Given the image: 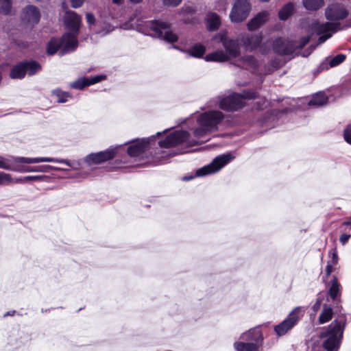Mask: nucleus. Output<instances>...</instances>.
Instances as JSON below:
<instances>
[{
  "mask_svg": "<svg viewBox=\"0 0 351 351\" xmlns=\"http://www.w3.org/2000/svg\"><path fill=\"white\" fill-rule=\"evenodd\" d=\"M71 6L74 8H80L83 3L84 0H70Z\"/></svg>",
  "mask_w": 351,
  "mask_h": 351,
  "instance_id": "nucleus-45",
  "label": "nucleus"
},
{
  "mask_svg": "<svg viewBox=\"0 0 351 351\" xmlns=\"http://www.w3.org/2000/svg\"><path fill=\"white\" fill-rule=\"evenodd\" d=\"M0 168L4 169H9V165L4 161L2 157H0Z\"/></svg>",
  "mask_w": 351,
  "mask_h": 351,
  "instance_id": "nucleus-48",
  "label": "nucleus"
},
{
  "mask_svg": "<svg viewBox=\"0 0 351 351\" xmlns=\"http://www.w3.org/2000/svg\"><path fill=\"white\" fill-rule=\"evenodd\" d=\"M240 62L241 64H237V66L245 68V69H255L258 65L257 61L253 56H245L242 58Z\"/></svg>",
  "mask_w": 351,
  "mask_h": 351,
  "instance_id": "nucleus-25",
  "label": "nucleus"
},
{
  "mask_svg": "<svg viewBox=\"0 0 351 351\" xmlns=\"http://www.w3.org/2000/svg\"><path fill=\"white\" fill-rule=\"evenodd\" d=\"M188 12L190 13H192L194 12V10H193V9H191V8H189V10Z\"/></svg>",
  "mask_w": 351,
  "mask_h": 351,
  "instance_id": "nucleus-56",
  "label": "nucleus"
},
{
  "mask_svg": "<svg viewBox=\"0 0 351 351\" xmlns=\"http://www.w3.org/2000/svg\"><path fill=\"white\" fill-rule=\"evenodd\" d=\"M343 224L346 226H349L351 224V221H346L343 223Z\"/></svg>",
  "mask_w": 351,
  "mask_h": 351,
  "instance_id": "nucleus-52",
  "label": "nucleus"
},
{
  "mask_svg": "<svg viewBox=\"0 0 351 351\" xmlns=\"http://www.w3.org/2000/svg\"><path fill=\"white\" fill-rule=\"evenodd\" d=\"M143 0H130V1L132 3H134V4H136V3H139L142 1Z\"/></svg>",
  "mask_w": 351,
  "mask_h": 351,
  "instance_id": "nucleus-51",
  "label": "nucleus"
},
{
  "mask_svg": "<svg viewBox=\"0 0 351 351\" xmlns=\"http://www.w3.org/2000/svg\"><path fill=\"white\" fill-rule=\"evenodd\" d=\"M112 3L121 5L124 3V0H112Z\"/></svg>",
  "mask_w": 351,
  "mask_h": 351,
  "instance_id": "nucleus-50",
  "label": "nucleus"
},
{
  "mask_svg": "<svg viewBox=\"0 0 351 351\" xmlns=\"http://www.w3.org/2000/svg\"><path fill=\"white\" fill-rule=\"evenodd\" d=\"M64 23L69 32L78 34L82 23V17L74 11H66L64 19Z\"/></svg>",
  "mask_w": 351,
  "mask_h": 351,
  "instance_id": "nucleus-13",
  "label": "nucleus"
},
{
  "mask_svg": "<svg viewBox=\"0 0 351 351\" xmlns=\"http://www.w3.org/2000/svg\"><path fill=\"white\" fill-rule=\"evenodd\" d=\"M233 158L231 154H223L216 157L212 162L206 165L196 171L197 176H204L214 173L220 170Z\"/></svg>",
  "mask_w": 351,
  "mask_h": 351,
  "instance_id": "nucleus-11",
  "label": "nucleus"
},
{
  "mask_svg": "<svg viewBox=\"0 0 351 351\" xmlns=\"http://www.w3.org/2000/svg\"><path fill=\"white\" fill-rule=\"evenodd\" d=\"M12 8V0H0V12L9 14Z\"/></svg>",
  "mask_w": 351,
  "mask_h": 351,
  "instance_id": "nucleus-35",
  "label": "nucleus"
},
{
  "mask_svg": "<svg viewBox=\"0 0 351 351\" xmlns=\"http://www.w3.org/2000/svg\"><path fill=\"white\" fill-rule=\"evenodd\" d=\"M204 59L207 62H225L227 61L229 58L228 55L223 51H216L215 52L206 55Z\"/></svg>",
  "mask_w": 351,
  "mask_h": 351,
  "instance_id": "nucleus-23",
  "label": "nucleus"
},
{
  "mask_svg": "<svg viewBox=\"0 0 351 351\" xmlns=\"http://www.w3.org/2000/svg\"><path fill=\"white\" fill-rule=\"evenodd\" d=\"M343 138L348 143L351 145V125H348L344 130Z\"/></svg>",
  "mask_w": 351,
  "mask_h": 351,
  "instance_id": "nucleus-39",
  "label": "nucleus"
},
{
  "mask_svg": "<svg viewBox=\"0 0 351 351\" xmlns=\"http://www.w3.org/2000/svg\"><path fill=\"white\" fill-rule=\"evenodd\" d=\"M303 316L302 308L295 307L284 321L275 326L274 331L278 337L285 335L291 330Z\"/></svg>",
  "mask_w": 351,
  "mask_h": 351,
  "instance_id": "nucleus-9",
  "label": "nucleus"
},
{
  "mask_svg": "<svg viewBox=\"0 0 351 351\" xmlns=\"http://www.w3.org/2000/svg\"><path fill=\"white\" fill-rule=\"evenodd\" d=\"M205 52V47L200 43H197L194 45L187 51V53L189 54L190 56H193L197 58L203 57Z\"/></svg>",
  "mask_w": 351,
  "mask_h": 351,
  "instance_id": "nucleus-27",
  "label": "nucleus"
},
{
  "mask_svg": "<svg viewBox=\"0 0 351 351\" xmlns=\"http://www.w3.org/2000/svg\"><path fill=\"white\" fill-rule=\"evenodd\" d=\"M62 46L60 38H52L47 45V52L49 55H53L59 49L62 47Z\"/></svg>",
  "mask_w": 351,
  "mask_h": 351,
  "instance_id": "nucleus-28",
  "label": "nucleus"
},
{
  "mask_svg": "<svg viewBox=\"0 0 351 351\" xmlns=\"http://www.w3.org/2000/svg\"><path fill=\"white\" fill-rule=\"evenodd\" d=\"M304 6L308 10H317L324 4V0H302Z\"/></svg>",
  "mask_w": 351,
  "mask_h": 351,
  "instance_id": "nucleus-30",
  "label": "nucleus"
},
{
  "mask_svg": "<svg viewBox=\"0 0 351 351\" xmlns=\"http://www.w3.org/2000/svg\"><path fill=\"white\" fill-rule=\"evenodd\" d=\"M327 102L328 97L324 93H317L312 97L308 104L310 106H322L326 104Z\"/></svg>",
  "mask_w": 351,
  "mask_h": 351,
  "instance_id": "nucleus-29",
  "label": "nucleus"
},
{
  "mask_svg": "<svg viewBox=\"0 0 351 351\" xmlns=\"http://www.w3.org/2000/svg\"><path fill=\"white\" fill-rule=\"evenodd\" d=\"M224 119L223 114L219 110H211L201 114L197 119L199 124L206 126L210 132L218 130V125Z\"/></svg>",
  "mask_w": 351,
  "mask_h": 351,
  "instance_id": "nucleus-10",
  "label": "nucleus"
},
{
  "mask_svg": "<svg viewBox=\"0 0 351 351\" xmlns=\"http://www.w3.org/2000/svg\"><path fill=\"white\" fill-rule=\"evenodd\" d=\"M182 0H163V4L166 6H177Z\"/></svg>",
  "mask_w": 351,
  "mask_h": 351,
  "instance_id": "nucleus-42",
  "label": "nucleus"
},
{
  "mask_svg": "<svg viewBox=\"0 0 351 351\" xmlns=\"http://www.w3.org/2000/svg\"><path fill=\"white\" fill-rule=\"evenodd\" d=\"M14 312H15V311H13L12 314H13V313H14ZM12 315V314H11V313L8 312L6 314H5V315H4V316L5 317V316H8V315Z\"/></svg>",
  "mask_w": 351,
  "mask_h": 351,
  "instance_id": "nucleus-54",
  "label": "nucleus"
},
{
  "mask_svg": "<svg viewBox=\"0 0 351 351\" xmlns=\"http://www.w3.org/2000/svg\"><path fill=\"white\" fill-rule=\"evenodd\" d=\"M40 16L39 9L35 5H29L23 9V21L32 26H34L38 23Z\"/></svg>",
  "mask_w": 351,
  "mask_h": 351,
  "instance_id": "nucleus-16",
  "label": "nucleus"
},
{
  "mask_svg": "<svg viewBox=\"0 0 351 351\" xmlns=\"http://www.w3.org/2000/svg\"><path fill=\"white\" fill-rule=\"evenodd\" d=\"M115 155L116 150L114 149L97 153H92L86 157L85 161L88 165L99 164L112 159Z\"/></svg>",
  "mask_w": 351,
  "mask_h": 351,
  "instance_id": "nucleus-14",
  "label": "nucleus"
},
{
  "mask_svg": "<svg viewBox=\"0 0 351 351\" xmlns=\"http://www.w3.org/2000/svg\"><path fill=\"white\" fill-rule=\"evenodd\" d=\"M348 12L341 5L332 4L327 7L325 16L329 21H339L346 19Z\"/></svg>",
  "mask_w": 351,
  "mask_h": 351,
  "instance_id": "nucleus-15",
  "label": "nucleus"
},
{
  "mask_svg": "<svg viewBox=\"0 0 351 351\" xmlns=\"http://www.w3.org/2000/svg\"><path fill=\"white\" fill-rule=\"evenodd\" d=\"M78 34L67 32L60 38L62 45V51L66 53L69 51H74L78 46Z\"/></svg>",
  "mask_w": 351,
  "mask_h": 351,
  "instance_id": "nucleus-18",
  "label": "nucleus"
},
{
  "mask_svg": "<svg viewBox=\"0 0 351 351\" xmlns=\"http://www.w3.org/2000/svg\"><path fill=\"white\" fill-rule=\"evenodd\" d=\"M43 176H28L15 179L16 183H25L27 182L40 181L43 179Z\"/></svg>",
  "mask_w": 351,
  "mask_h": 351,
  "instance_id": "nucleus-34",
  "label": "nucleus"
},
{
  "mask_svg": "<svg viewBox=\"0 0 351 351\" xmlns=\"http://www.w3.org/2000/svg\"><path fill=\"white\" fill-rule=\"evenodd\" d=\"M346 59V56L343 54H338L335 56L330 61V66L331 67L339 65L342 63Z\"/></svg>",
  "mask_w": 351,
  "mask_h": 351,
  "instance_id": "nucleus-37",
  "label": "nucleus"
},
{
  "mask_svg": "<svg viewBox=\"0 0 351 351\" xmlns=\"http://www.w3.org/2000/svg\"><path fill=\"white\" fill-rule=\"evenodd\" d=\"M88 86H89L88 77L79 78L76 81L71 83L70 85L71 88L78 90H81Z\"/></svg>",
  "mask_w": 351,
  "mask_h": 351,
  "instance_id": "nucleus-33",
  "label": "nucleus"
},
{
  "mask_svg": "<svg viewBox=\"0 0 351 351\" xmlns=\"http://www.w3.org/2000/svg\"><path fill=\"white\" fill-rule=\"evenodd\" d=\"M11 181L12 179L10 174L0 171V185L4 184L7 182Z\"/></svg>",
  "mask_w": 351,
  "mask_h": 351,
  "instance_id": "nucleus-40",
  "label": "nucleus"
},
{
  "mask_svg": "<svg viewBox=\"0 0 351 351\" xmlns=\"http://www.w3.org/2000/svg\"><path fill=\"white\" fill-rule=\"evenodd\" d=\"M259 1H261V2H268L270 0H258Z\"/></svg>",
  "mask_w": 351,
  "mask_h": 351,
  "instance_id": "nucleus-55",
  "label": "nucleus"
},
{
  "mask_svg": "<svg viewBox=\"0 0 351 351\" xmlns=\"http://www.w3.org/2000/svg\"><path fill=\"white\" fill-rule=\"evenodd\" d=\"M251 10L248 0H236L230 14L232 22L240 23L245 20Z\"/></svg>",
  "mask_w": 351,
  "mask_h": 351,
  "instance_id": "nucleus-12",
  "label": "nucleus"
},
{
  "mask_svg": "<svg viewBox=\"0 0 351 351\" xmlns=\"http://www.w3.org/2000/svg\"><path fill=\"white\" fill-rule=\"evenodd\" d=\"M310 39L309 36L302 37L299 40H290L279 37L273 41V50L280 56L290 55L296 49H302L309 43Z\"/></svg>",
  "mask_w": 351,
  "mask_h": 351,
  "instance_id": "nucleus-5",
  "label": "nucleus"
},
{
  "mask_svg": "<svg viewBox=\"0 0 351 351\" xmlns=\"http://www.w3.org/2000/svg\"><path fill=\"white\" fill-rule=\"evenodd\" d=\"M293 4L289 3L286 4L279 12L278 16L281 20L285 21L291 15L293 11Z\"/></svg>",
  "mask_w": 351,
  "mask_h": 351,
  "instance_id": "nucleus-31",
  "label": "nucleus"
},
{
  "mask_svg": "<svg viewBox=\"0 0 351 351\" xmlns=\"http://www.w3.org/2000/svg\"><path fill=\"white\" fill-rule=\"evenodd\" d=\"M333 265L331 263H327L326 268V276L330 275V274L333 271Z\"/></svg>",
  "mask_w": 351,
  "mask_h": 351,
  "instance_id": "nucleus-47",
  "label": "nucleus"
},
{
  "mask_svg": "<svg viewBox=\"0 0 351 351\" xmlns=\"http://www.w3.org/2000/svg\"><path fill=\"white\" fill-rule=\"evenodd\" d=\"M343 330V323L341 321L335 320L325 331L320 334V338L325 339L322 345L327 351H334L339 348Z\"/></svg>",
  "mask_w": 351,
  "mask_h": 351,
  "instance_id": "nucleus-4",
  "label": "nucleus"
},
{
  "mask_svg": "<svg viewBox=\"0 0 351 351\" xmlns=\"http://www.w3.org/2000/svg\"><path fill=\"white\" fill-rule=\"evenodd\" d=\"M47 168H51V166H38L34 168H29L27 169V171H45Z\"/></svg>",
  "mask_w": 351,
  "mask_h": 351,
  "instance_id": "nucleus-44",
  "label": "nucleus"
},
{
  "mask_svg": "<svg viewBox=\"0 0 351 351\" xmlns=\"http://www.w3.org/2000/svg\"><path fill=\"white\" fill-rule=\"evenodd\" d=\"M17 161L19 162H23V163H27V164L38 163V162H43L66 163L67 165L69 164V161H67L66 160L58 159V158H49V157H43V158L20 157L17 159Z\"/></svg>",
  "mask_w": 351,
  "mask_h": 351,
  "instance_id": "nucleus-21",
  "label": "nucleus"
},
{
  "mask_svg": "<svg viewBox=\"0 0 351 351\" xmlns=\"http://www.w3.org/2000/svg\"><path fill=\"white\" fill-rule=\"evenodd\" d=\"M53 95L57 97L59 103H64L68 101V97H70V95L66 92H63L59 89L54 90Z\"/></svg>",
  "mask_w": 351,
  "mask_h": 351,
  "instance_id": "nucleus-36",
  "label": "nucleus"
},
{
  "mask_svg": "<svg viewBox=\"0 0 351 351\" xmlns=\"http://www.w3.org/2000/svg\"><path fill=\"white\" fill-rule=\"evenodd\" d=\"M169 28V23L158 21H149L145 22V24L138 26V31L145 35H149L155 38H162L163 36L165 41L174 43L178 41V37L173 32L167 31L163 36L162 30Z\"/></svg>",
  "mask_w": 351,
  "mask_h": 351,
  "instance_id": "nucleus-2",
  "label": "nucleus"
},
{
  "mask_svg": "<svg viewBox=\"0 0 351 351\" xmlns=\"http://www.w3.org/2000/svg\"><path fill=\"white\" fill-rule=\"evenodd\" d=\"M105 78L103 75H97L93 77H88V85H92L101 82Z\"/></svg>",
  "mask_w": 351,
  "mask_h": 351,
  "instance_id": "nucleus-41",
  "label": "nucleus"
},
{
  "mask_svg": "<svg viewBox=\"0 0 351 351\" xmlns=\"http://www.w3.org/2000/svg\"><path fill=\"white\" fill-rule=\"evenodd\" d=\"M350 238V234H343L340 236L339 241L342 245H345Z\"/></svg>",
  "mask_w": 351,
  "mask_h": 351,
  "instance_id": "nucleus-46",
  "label": "nucleus"
},
{
  "mask_svg": "<svg viewBox=\"0 0 351 351\" xmlns=\"http://www.w3.org/2000/svg\"><path fill=\"white\" fill-rule=\"evenodd\" d=\"M309 27L311 30L316 32L317 34L322 35L318 38L317 45L324 43L332 36V34L341 29L339 23L330 22L319 23L317 21H313Z\"/></svg>",
  "mask_w": 351,
  "mask_h": 351,
  "instance_id": "nucleus-7",
  "label": "nucleus"
},
{
  "mask_svg": "<svg viewBox=\"0 0 351 351\" xmlns=\"http://www.w3.org/2000/svg\"><path fill=\"white\" fill-rule=\"evenodd\" d=\"M257 97L258 93L254 90H244L242 94L232 93L220 99L219 108L225 111H237L245 106V99Z\"/></svg>",
  "mask_w": 351,
  "mask_h": 351,
  "instance_id": "nucleus-3",
  "label": "nucleus"
},
{
  "mask_svg": "<svg viewBox=\"0 0 351 351\" xmlns=\"http://www.w3.org/2000/svg\"><path fill=\"white\" fill-rule=\"evenodd\" d=\"M349 26H351V24Z\"/></svg>",
  "mask_w": 351,
  "mask_h": 351,
  "instance_id": "nucleus-57",
  "label": "nucleus"
},
{
  "mask_svg": "<svg viewBox=\"0 0 351 351\" xmlns=\"http://www.w3.org/2000/svg\"><path fill=\"white\" fill-rule=\"evenodd\" d=\"M86 22L88 25H93L95 23V18L91 13H86Z\"/></svg>",
  "mask_w": 351,
  "mask_h": 351,
  "instance_id": "nucleus-43",
  "label": "nucleus"
},
{
  "mask_svg": "<svg viewBox=\"0 0 351 351\" xmlns=\"http://www.w3.org/2000/svg\"><path fill=\"white\" fill-rule=\"evenodd\" d=\"M241 339L244 341H238L234 343L236 351H260V346L263 341L260 331L250 330L243 333Z\"/></svg>",
  "mask_w": 351,
  "mask_h": 351,
  "instance_id": "nucleus-6",
  "label": "nucleus"
},
{
  "mask_svg": "<svg viewBox=\"0 0 351 351\" xmlns=\"http://www.w3.org/2000/svg\"><path fill=\"white\" fill-rule=\"evenodd\" d=\"M315 47H316V45H315V46H311V51L308 53V54H310V53H311V52H312V51L315 49Z\"/></svg>",
  "mask_w": 351,
  "mask_h": 351,
  "instance_id": "nucleus-53",
  "label": "nucleus"
},
{
  "mask_svg": "<svg viewBox=\"0 0 351 351\" xmlns=\"http://www.w3.org/2000/svg\"><path fill=\"white\" fill-rule=\"evenodd\" d=\"M341 285L339 283L337 278L333 276L331 285L328 289V295L332 300H337L338 296L341 295Z\"/></svg>",
  "mask_w": 351,
  "mask_h": 351,
  "instance_id": "nucleus-22",
  "label": "nucleus"
},
{
  "mask_svg": "<svg viewBox=\"0 0 351 351\" xmlns=\"http://www.w3.org/2000/svg\"><path fill=\"white\" fill-rule=\"evenodd\" d=\"M220 42L226 49L228 58H237L240 55V46L236 40L230 39L225 35L220 36Z\"/></svg>",
  "mask_w": 351,
  "mask_h": 351,
  "instance_id": "nucleus-17",
  "label": "nucleus"
},
{
  "mask_svg": "<svg viewBox=\"0 0 351 351\" xmlns=\"http://www.w3.org/2000/svg\"><path fill=\"white\" fill-rule=\"evenodd\" d=\"M269 12L267 11H262L258 13L247 23V28L250 31L258 29L264 25L269 19Z\"/></svg>",
  "mask_w": 351,
  "mask_h": 351,
  "instance_id": "nucleus-19",
  "label": "nucleus"
},
{
  "mask_svg": "<svg viewBox=\"0 0 351 351\" xmlns=\"http://www.w3.org/2000/svg\"><path fill=\"white\" fill-rule=\"evenodd\" d=\"M332 317V310L331 308H324L319 315V324H324Z\"/></svg>",
  "mask_w": 351,
  "mask_h": 351,
  "instance_id": "nucleus-32",
  "label": "nucleus"
},
{
  "mask_svg": "<svg viewBox=\"0 0 351 351\" xmlns=\"http://www.w3.org/2000/svg\"><path fill=\"white\" fill-rule=\"evenodd\" d=\"M322 304V300L320 299L317 300L316 302L313 306V309L314 311H318V309L320 308Z\"/></svg>",
  "mask_w": 351,
  "mask_h": 351,
  "instance_id": "nucleus-49",
  "label": "nucleus"
},
{
  "mask_svg": "<svg viewBox=\"0 0 351 351\" xmlns=\"http://www.w3.org/2000/svg\"><path fill=\"white\" fill-rule=\"evenodd\" d=\"M210 130L202 124H199V127L193 131V136L196 139L191 138V134L184 130H178L168 135L165 139L158 142L161 147H171L178 145L186 143L188 147H193L204 143L208 141L200 140L206 136L208 133H210Z\"/></svg>",
  "mask_w": 351,
  "mask_h": 351,
  "instance_id": "nucleus-1",
  "label": "nucleus"
},
{
  "mask_svg": "<svg viewBox=\"0 0 351 351\" xmlns=\"http://www.w3.org/2000/svg\"><path fill=\"white\" fill-rule=\"evenodd\" d=\"M146 145L144 143H138L132 145L128 148V154L132 157L138 156L145 150Z\"/></svg>",
  "mask_w": 351,
  "mask_h": 351,
  "instance_id": "nucleus-24",
  "label": "nucleus"
},
{
  "mask_svg": "<svg viewBox=\"0 0 351 351\" xmlns=\"http://www.w3.org/2000/svg\"><path fill=\"white\" fill-rule=\"evenodd\" d=\"M261 34H246L241 38V42L247 50L252 51L257 49L262 42Z\"/></svg>",
  "mask_w": 351,
  "mask_h": 351,
  "instance_id": "nucleus-20",
  "label": "nucleus"
},
{
  "mask_svg": "<svg viewBox=\"0 0 351 351\" xmlns=\"http://www.w3.org/2000/svg\"><path fill=\"white\" fill-rule=\"evenodd\" d=\"M41 70V65L35 60L21 62L10 71V76L12 79L23 78L27 73L33 75Z\"/></svg>",
  "mask_w": 351,
  "mask_h": 351,
  "instance_id": "nucleus-8",
  "label": "nucleus"
},
{
  "mask_svg": "<svg viewBox=\"0 0 351 351\" xmlns=\"http://www.w3.org/2000/svg\"><path fill=\"white\" fill-rule=\"evenodd\" d=\"M329 254L331 255V259L328 263H331L333 265H336L339 261L337 250L335 248L331 250L329 252Z\"/></svg>",
  "mask_w": 351,
  "mask_h": 351,
  "instance_id": "nucleus-38",
  "label": "nucleus"
},
{
  "mask_svg": "<svg viewBox=\"0 0 351 351\" xmlns=\"http://www.w3.org/2000/svg\"><path fill=\"white\" fill-rule=\"evenodd\" d=\"M221 25L219 16L216 13H210L207 19V27L210 31H216Z\"/></svg>",
  "mask_w": 351,
  "mask_h": 351,
  "instance_id": "nucleus-26",
  "label": "nucleus"
}]
</instances>
